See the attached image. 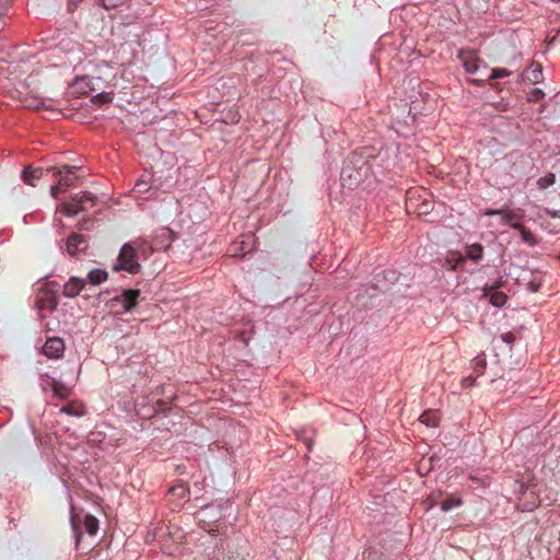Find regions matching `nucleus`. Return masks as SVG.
<instances>
[{"label": "nucleus", "instance_id": "obj_9", "mask_svg": "<svg viewBox=\"0 0 560 560\" xmlns=\"http://www.w3.org/2000/svg\"><path fill=\"white\" fill-rule=\"evenodd\" d=\"M466 72L475 73L479 68L480 58L474 50H463L458 55Z\"/></svg>", "mask_w": 560, "mask_h": 560}, {"label": "nucleus", "instance_id": "obj_3", "mask_svg": "<svg viewBox=\"0 0 560 560\" xmlns=\"http://www.w3.org/2000/svg\"><path fill=\"white\" fill-rule=\"evenodd\" d=\"M140 295L139 290H125L120 295L113 298L108 301L107 306L110 312L126 313L130 312L137 306V300Z\"/></svg>", "mask_w": 560, "mask_h": 560}, {"label": "nucleus", "instance_id": "obj_13", "mask_svg": "<svg viewBox=\"0 0 560 560\" xmlns=\"http://www.w3.org/2000/svg\"><path fill=\"white\" fill-rule=\"evenodd\" d=\"M44 175V170L42 167L33 168L27 166L24 168L22 173V179L25 184L30 186H36V180L40 179Z\"/></svg>", "mask_w": 560, "mask_h": 560}, {"label": "nucleus", "instance_id": "obj_20", "mask_svg": "<svg viewBox=\"0 0 560 560\" xmlns=\"http://www.w3.org/2000/svg\"><path fill=\"white\" fill-rule=\"evenodd\" d=\"M419 420L421 423L425 424L427 427H436L439 423L438 415L434 410H427L424 411L420 417Z\"/></svg>", "mask_w": 560, "mask_h": 560}, {"label": "nucleus", "instance_id": "obj_18", "mask_svg": "<svg viewBox=\"0 0 560 560\" xmlns=\"http://www.w3.org/2000/svg\"><path fill=\"white\" fill-rule=\"evenodd\" d=\"M60 412L69 415V416H73V417H81L85 413V409L82 404L72 401L66 406H62L60 409Z\"/></svg>", "mask_w": 560, "mask_h": 560}, {"label": "nucleus", "instance_id": "obj_16", "mask_svg": "<svg viewBox=\"0 0 560 560\" xmlns=\"http://www.w3.org/2000/svg\"><path fill=\"white\" fill-rule=\"evenodd\" d=\"M523 211H509L502 210L501 212V221L503 224H508L512 228V224L520 222L523 219Z\"/></svg>", "mask_w": 560, "mask_h": 560}, {"label": "nucleus", "instance_id": "obj_11", "mask_svg": "<svg viewBox=\"0 0 560 560\" xmlns=\"http://www.w3.org/2000/svg\"><path fill=\"white\" fill-rule=\"evenodd\" d=\"M520 502L524 510H534L539 504V498L535 491L527 486L520 497Z\"/></svg>", "mask_w": 560, "mask_h": 560}, {"label": "nucleus", "instance_id": "obj_26", "mask_svg": "<svg viewBox=\"0 0 560 560\" xmlns=\"http://www.w3.org/2000/svg\"><path fill=\"white\" fill-rule=\"evenodd\" d=\"M24 106L27 108L39 109L45 106V103L42 98L37 97L25 98Z\"/></svg>", "mask_w": 560, "mask_h": 560}, {"label": "nucleus", "instance_id": "obj_30", "mask_svg": "<svg viewBox=\"0 0 560 560\" xmlns=\"http://www.w3.org/2000/svg\"><path fill=\"white\" fill-rule=\"evenodd\" d=\"M540 287H541V281L540 280L533 279V280H530L528 282V289L532 292H538Z\"/></svg>", "mask_w": 560, "mask_h": 560}, {"label": "nucleus", "instance_id": "obj_27", "mask_svg": "<svg viewBox=\"0 0 560 560\" xmlns=\"http://www.w3.org/2000/svg\"><path fill=\"white\" fill-rule=\"evenodd\" d=\"M472 363L475 371L478 372V374H482L487 365L486 358L483 355H478L474 359Z\"/></svg>", "mask_w": 560, "mask_h": 560}, {"label": "nucleus", "instance_id": "obj_36", "mask_svg": "<svg viewBox=\"0 0 560 560\" xmlns=\"http://www.w3.org/2000/svg\"><path fill=\"white\" fill-rule=\"evenodd\" d=\"M501 212H502V209H499V210H494V209H487L485 211V214L488 215V217H492V215H501Z\"/></svg>", "mask_w": 560, "mask_h": 560}, {"label": "nucleus", "instance_id": "obj_2", "mask_svg": "<svg viewBox=\"0 0 560 560\" xmlns=\"http://www.w3.org/2000/svg\"><path fill=\"white\" fill-rule=\"evenodd\" d=\"M59 284L57 282H48L43 285L36 294V305L40 311H54L58 305V291Z\"/></svg>", "mask_w": 560, "mask_h": 560}, {"label": "nucleus", "instance_id": "obj_25", "mask_svg": "<svg viewBox=\"0 0 560 560\" xmlns=\"http://www.w3.org/2000/svg\"><path fill=\"white\" fill-rule=\"evenodd\" d=\"M150 188L151 187L149 186V182L141 178L135 184L133 191L138 195H142L148 192Z\"/></svg>", "mask_w": 560, "mask_h": 560}, {"label": "nucleus", "instance_id": "obj_39", "mask_svg": "<svg viewBox=\"0 0 560 560\" xmlns=\"http://www.w3.org/2000/svg\"><path fill=\"white\" fill-rule=\"evenodd\" d=\"M82 0H69V4L70 5H77L79 2H81Z\"/></svg>", "mask_w": 560, "mask_h": 560}, {"label": "nucleus", "instance_id": "obj_10", "mask_svg": "<svg viewBox=\"0 0 560 560\" xmlns=\"http://www.w3.org/2000/svg\"><path fill=\"white\" fill-rule=\"evenodd\" d=\"M85 281L79 277H71L63 285L62 294L66 298H75L84 289Z\"/></svg>", "mask_w": 560, "mask_h": 560}, {"label": "nucleus", "instance_id": "obj_14", "mask_svg": "<svg viewBox=\"0 0 560 560\" xmlns=\"http://www.w3.org/2000/svg\"><path fill=\"white\" fill-rule=\"evenodd\" d=\"M500 285H501V283L498 282L494 285V289H498ZM486 294L489 295L490 303L497 307L503 306L508 300V296L505 293L493 290V288L490 289L489 292H487Z\"/></svg>", "mask_w": 560, "mask_h": 560}, {"label": "nucleus", "instance_id": "obj_15", "mask_svg": "<svg viewBox=\"0 0 560 560\" xmlns=\"http://www.w3.org/2000/svg\"><path fill=\"white\" fill-rule=\"evenodd\" d=\"M51 390L54 395L60 399H67L71 395V388L56 380L51 382Z\"/></svg>", "mask_w": 560, "mask_h": 560}, {"label": "nucleus", "instance_id": "obj_23", "mask_svg": "<svg viewBox=\"0 0 560 560\" xmlns=\"http://www.w3.org/2000/svg\"><path fill=\"white\" fill-rule=\"evenodd\" d=\"M556 182V176L553 173H548L547 175L538 178L537 186L539 189H546L549 186L553 185Z\"/></svg>", "mask_w": 560, "mask_h": 560}, {"label": "nucleus", "instance_id": "obj_35", "mask_svg": "<svg viewBox=\"0 0 560 560\" xmlns=\"http://www.w3.org/2000/svg\"><path fill=\"white\" fill-rule=\"evenodd\" d=\"M474 384H475V378H474V377H471V376L465 377V378L463 380V386H464V387H470V386H472Z\"/></svg>", "mask_w": 560, "mask_h": 560}, {"label": "nucleus", "instance_id": "obj_8", "mask_svg": "<svg viewBox=\"0 0 560 560\" xmlns=\"http://www.w3.org/2000/svg\"><path fill=\"white\" fill-rule=\"evenodd\" d=\"M77 168V166L63 165L62 168L54 167L51 171L54 172V176L59 177V186H61L62 189H66L73 185L74 178L70 177L69 175L74 174Z\"/></svg>", "mask_w": 560, "mask_h": 560}, {"label": "nucleus", "instance_id": "obj_22", "mask_svg": "<svg viewBox=\"0 0 560 560\" xmlns=\"http://www.w3.org/2000/svg\"><path fill=\"white\" fill-rule=\"evenodd\" d=\"M171 493L180 500H188L189 489L186 485L180 483L171 488Z\"/></svg>", "mask_w": 560, "mask_h": 560}, {"label": "nucleus", "instance_id": "obj_32", "mask_svg": "<svg viewBox=\"0 0 560 560\" xmlns=\"http://www.w3.org/2000/svg\"><path fill=\"white\" fill-rule=\"evenodd\" d=\"M9 5V0H3V2H0V19L7 14Z\"/></svg>", "mask_w": 560, "mask_h": 560}, {"label": "nucleus", "instance_id": "obj_33", "mask_svg": "<svg viewBox=\"0 0 560 560\" xmlns=\"http://www.w3.org/2000/svg\"><path fill=\"white\" fill-rule=\"evenodd\" d=\"M552 219L557 221V223L552 226L550 232H559L560 231V215H558L556 212L552 213Z\"/></svg>", "mask_w": 560, "mask_h": 560}, {"label": "nucleus", "instance_id": "obj_19", "mask_svg": "<svg viewBox=\"0 0 560 560\" xmlns=\"http://www.w3.org/2000/svg\"><path fill=\"white\" fill-rule=\"evenodd\" d=\"M91 284L97 285L107 280V272L103 269H93L88 275Z\"/></svg>", "mask_w": 560, "mask_h": 560}, {"label": "nucleus", "instance_id": "obj_21", "mask_svg": "<svg viewBox=\"0 0 560 560\" xmlns=\"http://www.w3.org/2000/svg\"><path fill=\"white\" fill-rule=\"evenodd\" d=\"M84 527L89 535L93 536L98 529V521L95 516L88 514L84 517Z\"/></svg>", "mask_w": 560, "mask_h": 560}, {"label": "nucleus", "instance_id": "obj_1", "mask_svg": "<svg viewBox=\"0 0 560 560\" xmlns=\"http://www.w3.org/2000/svg\"><path fill=\"white\" fill-rule=\"evenodd\" d=\"M96 197L90 191H82L71 196V199L62 203L61 209L68 217H74L78 213L95 206Z\"/></svg>", "mask_w": 560, "mask_h": 560}, {"label": "nucleus", "instance_id": "obj_31", "mask_svg": "<svg viewBox=\"0 0 560 560\" xmlns=\"http://www.w3.org/2000/svg\"><path fill=\"white\" fill-rule=\"evenodd\" d=\"M501 339L506 342V343H513L514 340H515V336L513 332L509 331V332H504L501 335Z\"/></svg>", "mask_w": 560, "mask_h": 560}, {"label": "nucleus", "instance_id": "obj_29", "mask_svg": "<svg viewBox=\"0 0 560 560\" xmlns=\"http://www.w3.org/2000/svg\"><path fill=\"white\" fill-rule=\"evenodd\" d=\"M542 97H544V92H542V90H540V89H534L533 91H530L529 96H528V100H529L530 102H538V101H540Z\"/></svg>", "mask_w": 560, "mask_h": 560}, {"label": "nucleus", "instance_id": "obj_5", "mask_svg": "<svg viewBox=\"0 0 560 560\" xmlns=\"http://www.w3.org/2000/svg\"><path fill=\"white\" fill-rule=\"evenodd\" d=\"M451 256L452 259L455 260L454 268H456V266L463 265L466 258L472 261L481 260L483 256V247L481 244L475 243L466 246V252L464 256L460 253H452Z\"/></svg>", "mask_w": 560, "mask_h": 560}, {"label": "nucleus", "instance_id": "obj_4", "mask_svg": "<svg viewBox=\"0 0 560 560\" xmlns=\"http://www.w3.org/2000/svg\"><path fill=\"white\" fill-rule=\"evenodd\" d=\"M115 270H125L131 275H136L141 270V265L137 260L136 249L129 243L125 244L118 255V264Z\"/></svg>", "mask_w": 560, "mask_h": 560}, {"label": "nucleus", "instance_id": "obj_6", "mask_svg": "<svg viewBox=\"0 0 560 560\" xmlns=\"http://www.w3.org/2000/svg\"><path fill=\"white\" fill-rule=\"evenodd\" d=\"M67 252L70 256L77 257L88 248L86 238L78 233H72L67 240Z\"/></svg>", "mask_w": 560, "mask_h": 560}, {"label": "nucleus", "instance_id": "obj_34", "mask_svg": "<svg viewBox=\"0 0 560 560\" xmlns=\"http://www.w3.org/2000/svg\"><path fill=\"white\" fill-rule=\"evenodd\" d=\"M60 190H63L61 186H59V183L55 186H51V189H50V195L54 197V198H57L58 197V194Z\"/></svg>", "mask_w": 560, "mask_h": 560}, {"label": "nucleus", "instance_id": "obj_17", "mask_svg": "<svg viewBox=\"0 0 560 560\" xmlns=\"http://www.w3.org/2000/svg\"><path fill=\"white\" fill-rule=\"evenodd\" d=\"M512 228L520 231L522 240L529 246H534L537 244L535 235L520 222L512 224Z\"/></svg>", "mask_w": 560, "mask_h": 560}, {"label": "nucleus", "instance_id": "obj_41", "mask_svg": "<svg viewBox=\"0 0 560 560\" xmlns=\"http://www.w3.org/2000/svg\"><path fill=\"white\" fill-rule=\"evenodd\" d=\"M108 1H109V0H104V5H105V7H107V2H108Z\"/></svg>", "mask_w": 560, "mask_h": 560}, {"label": "nucleus", "instance_id": "obj_12", "mask_svg": "<svg viewBox=\"0 0 560 560\" xmlns=\"http://www.w3.org/2000/svg\"><path fill=\"white\" fill-rule=\"evenodd\" d=\"M522 80L536 84L542 80V67L538 62H532L529 68L522 73Z\"/></svg>", "mask_w": 560, "mask_h": 560}, {"label": "nucleus", "instance_id": "obj_24", "mask_svg": "<svg viewBox=\"0 0 560 560\" xmlns=\"http://www.w3.org/2000/svg\"><path fill=\"white\" fill-rule=\"evenodd\" d=\"M459 505H462L460 499L450 497L441 503V509L446 512V511H450L453 508H457Z\"/></svg>", "mask_w": 560, "mask_h": 560}, {"label": "nucleus", "instance_id": "obj_40", "mask_svg": "<svg viewBox=\"0 0 560 560\" xmlns=\"http://www.w3.org/2000/svg\"><path fill=\"white\" fill-rule=\"evenodd\" d=\"M72 526H73V528H75V527H77V525H75V518H74V517H72Z\"/></svg>", "mask_w": 560, "mask_h": 560}, {"label": "nucleus", "instance_id": "obj_28", "mask_svg": "<svg viewBox=\"0 0 560 560\" xmlns=\"http://www.w3.org/2000/svg\"><path fill=\"white\" fill-rule=\"evenodd\" d=\"M511 74V71L503 69V68H494L491 71V74L489 75V80L505 78Z\"/></svg>", "mask_w": 560, "mask_h": 560}, {"label": "nucleus", "instance_id": "obj_38", "mask_svg": "<svg viewBox=\"0 0 560 560\" xmlns=\"http://www.w3.org/2000/svg\"><path fill=\"white\" fill-rule=\"evenodd\" d=\"M471 83H475L477 85H483L486 83V80H478V79H474L470 81Z\"/></svg>", "mask_w": 560, "mask_h": 560}, {"label": "nucleus", "instance_id": "obj_7", "mask_svg": "<svg viewBox=\"0 0 560 560\" xmlns=\"http://www.w3.org/2000/svg\"><path fill=\"white\" fill-rule=\"evenodd\" d=\"M65 351V343L61 338H49L44 347H43V353L51 359L60 358Z\"/></svg>", "mask_w": 560, "mask_h": 560}, {"label": "nucleus", "instance_id": "obj_37", "mask_svg": "<svg viewBox=\"0 0 560 560\" xmlns=\"http://www.w3.org/2000/svg\"><path fill=\"white\" fill-rule=\"evenodd\" d=\"M98 97H100L102 101H104V102H107V101H109V100H110L109 95H108V94H106V93H102V94H100V95H98Z\"/></svg>", "mask_w": 560, "mask_h": 560}]
</instances>
